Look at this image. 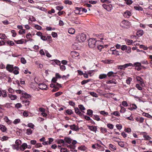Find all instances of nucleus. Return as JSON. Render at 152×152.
<instances>
[{
  "label": "nucleus",
  "instance_id": "f257e3e1",
  "mask_svg": "<svg viewBox=\"0 0 152 152\" xmlns=\"http://www.w3.org/2000/svg\"><path fill=\"white\" fill-rule=\"evenodd\" d=\"M100 41H96L95 38H90L88 41V45L90 48H93L98 45V43Z\"/></svg>",
  "mask_w": 152,
  "mask_h": 152
},
{
  "label": "nucleus",
  "instance_id": "f03ea898",
  "mask_svg": "<svg viewBox=\"0 0 152 152\" xmlns=\"http://www.w3.org/2000/svg\"><path fill=\"white\" fill-rule=\"evenodd\" d=\"M86 39V36L84 34H79L76 37V41L79 42L84 41Z\"/></svg>",
  "mask_w": 152,
  "mask_h": 152
},
{
  "label": "nucleus",
  "instance_id": "7ed1b4c3",
  "mask_svg": "<svg viewBox=\"0 0 152 152\" xmlns=\"http://www.w3.org/2000/svg\"><path fill=\"white\" fill-rule=\"evenodd\" d=\"M14 67L13 65L8 64L6 66V69L9 72H12L13 70Z\"/></svg>",
  "mask_w": 152,
  "mask_h": 152
},
{
  "label": "nucleus",
  "instance_id": "20e7f679",
  "mask_svg": "<svg viewBox=\"0 0 152 152\" xmlns=\"http://www.w3.org/2000/svg\"><path fill=\"white\" fill-rule=\"evenodd\" d=\"M39 88L42 90H46L47 88V86L44 83H40L38 85Z\"/></svg>",
  "mask_w": 152,
  "mask_h": 152
},
{
  "label": "nucleus",
  "instance_id": "39448f33",
  "mask_svg": "<svg viewBox=\"0 0 152 152\" xmlns=\"http://www.w3.org/2000/svg\"><path fill=\"white\" fill-rule=\"evenodd\" d=\"M131 15V12L128 10H126L125 12L123 14L124 16L126 18L129 17Z\"/></svg>",
  "mask_w": 152,
  "mask_h": 152
},
{
  "label": "nucleus",
  "instance_id": "423d86ee",
  "mask_svg": "<svg viewBox=\"0 0 152 152\" xmlns=\"http://www.w3.org/2000/svg\"><path fill=\"white\" fill-rule=\"evenodd\" d=\"M88 129L91 130L95 132V133L96 132V131L97 129V128L96 126H88Z\"/></svg>",
  "mask_w": 152,
  "mask_h": 152
},
{
  "label": "nucleus",
  "instance_id": "0eeeda50",
  "mask_svg": "<svg viewBox=\"0 0 152 152\" xmlns=\"http://www.w3.org/2000/svg\"><path fill=\"white\" fill-rule=\"evenodd\" d=\"M75 113L77 114L78 115L80 116H82V115H84L80 111L78 107H77L75 108Z\"/></svg>",
  "mask_w": 152,
  "mask_h": 152
},
{
  "label": "nucleus",
  "instance_id": "6e6552de",
  "mask_svg": "<svg viewBox=\"0 0 152 152\" xmlns=\"http://www.w3.org/2000/svg\"><path fill=\"white\" fill-rule=\"evenodd\" d=\"M136 79L137 81L140 82L139 83H140V85H142V86H143V85L144 84V83L143 82L142 78L139 76H137L136 77Z\"/></svg>",
  "mask_w": 152,
  "mask_h": 152
},
{
  "label": "nucleus",
  "instance_id": "1a4fd4ad",
  "mask_svg": "<svg viewBox=\"0 0 152 152\" xmlns=\"http://www.w3.org/2000/svg\"><path fill=\"white\" fill-rule=\"evenodd\" d=\"M69 126L71 129L73 130L77 131L79 129V128L77 127L76 125L75 124L70 125Z\"/></svg>",
  "mask_w": 152,
  "mask_h": 152
},
{
  "label": "nucleus",
  "instance_id": "9d476101",
  "mask_svg": "<svg viewBox=\"0 0 152 152\" xmlns=\"http://www.w3.org/2000/svg\"><path fill=\"white\" fill-rule=\"evenodd\" d=\"M27 145L26 143H23L20 147L19 149L22 151H24L27 148Z\"/></svg>",
  "mask_w": 152,
  "mask_h": 152
},
{
  "label": "nucleus",
  "instance_id": "9b49d317",
  "mask_svg": "<svg viewBox=\"0 0 152 152\" xmlns=\"http://www.w3.org/2000/svg\"><path fill=\"white\" fill-rule=\"evenodd\" d=\"M19 68L17 66L14 67L13 70V73L15 75H17L19 74V72L18 70Z\"/></svg>",
  "mask_w": 152,
  "mask_h": 152
},
{
  "label": "nucleus",
  "instance_id": "f8f14e48",
  "mask_svg": "<svg viewBox=\"0 0 152 152\" xmlns=\"http://www.w3.org/2000/svg\"><path fill=\"white\" fill-rule=\"evenodd\" d=\"M0 129L3 132H4L7 130V129L6 127L3 125H0Z\"/></svg>",
  "mask_w": 152,
  "mask_h": 152
},
{
  "label": "nucleus",
  "instance_id": "ddd939ff",
  "mask_svg": "<svg viewBox=\"0 0 152 152\" xmlns=\"http://www.w3.org/2000/svg\"><path fill=\"white\" fill-rule=\"evenodd\" d=\"M9 97L12 100H14L17 99V96L16 95L9 94L8 95Z\"/></svg>",
  "mask_w": 152,
  "mask_h": 152
},
{
  "label": "nucleus",
  "instance_id": "4468645a",
  "mask_svg": "<svg viewBox=\"0 0 152 152\" xmlns=\"http://www.w3.org/2000/svg\"><path fill=\"white\" fill-rule=\"evenodd\" d=\"M64 140L68 144H70L72 140L69 137H65Z\"/></svg>",
  "mask_w": 152,
  "mask_h": 152
},
{
  "label": "nucleus",
  "instance_id": "2eb2a0df",
  "mask_svg": "<svg viewBox=\"0 0 152 152\" xmlns=\"http://www.w3.org/2000/svg\"><path fill=\"white\" fill-rule=\"evenodd\" d=\"M93 111L92 110L90 109L87 110V115L92 117L93 115Z\"/></svg>",
  "mask_w": 152,
  "mask_h": 152
},
{
  "label": "nucleus",
  "instance_id": "dca6fc26",
  "mask_svg": "<svg viewBox=\"0 0 152 152\" xmlns=\"http://www.w3.org/2000/svg\"><path fill=\"white\" fill-rule=\"evenodd\" d=\"M107 77V75L104 74H101L99 76V78L100 79H102L105 78Z\"/></svg>",
  "mask_w": 152,
  "mask_h": 152
},
{
  "label": "nucleus",
  "instance_id": "f3484780",
  "mask_svg": "<svg viewBox=\"0 0 152 152\" xmlns=\"http://www.w3.org/2000/svg\"><path fill=\"white\" fill-rule=\"evenodd\" d=\"M68 32L70 34H73L75 33V31L74 28H71L68 29Z\"/></svg>",
  "mask_w": 152,
  "mask_h": 152
},
{
  "label": "nucleus",
  "instance_id": "a211bd4d",
  "mask_svg": "<svg viewBox=\"0 0 152 152\" xmlns=\"http://www.w3.org/2000/svg\"><path fill=\"white\" fill-rule=\"evenodd\" d=\"M23 40L24 39H21L19 40H15V42L17 44H22L24 42Z\"/></svg>",
  "mask_w": 152,
  "mask_h": 152
},
{
  "label": "nucleus",
  "instance_id": "6ab92c4d",
  "mask_svg": "<svg viewBox=\"0 0 152 152\" xmlns=\"http://www.w3.org/2000/svg\"><path fill=\"white\" fill-rule=\"evenodd\" d=\"M23 103L25 104L26 106H28L29 104V101L28 100L25 99L23 101Z\"/></svg>",
  "mask_w": 152,
  "mask_h": 152
},
{
  "label": "nucleus",
  "instance_id": "aec40b11",
  "mask_svg": "<svg viewBox=\"0 0 152 152\" xmlns=\"http://www.w3.org/2000/svg\"><path fill=\"white\" fill-rule=\"evenodd\" d=\"M80 9V7H76L75 10H74V12L76 14H80V11L79 10Z\"/></svg>",
  "mask_w": 152,
  "mask_h": 152
},
{
  "label": "nucleus",
  "instance_id": "412c9836",
  "mask_svg": "<svg viewBox=\"0 0 152 152\" xmlns=\"http://www.w3.org/2000/svg\"><path fill=\"white\" fill-rule=\"evenodd\" d=\"M92 117L93 118L96 120L97 121H99L100 120V118L99 117V116L97 115H93Z\"/></svg>",
  "mask_w": 152,
  "mask_h": 152
},
{
  "label": "nucleus",
  "instance_id": "4be33fe9",
  "mask_svg": "<svg viewBox=\"0 0 152 152\" xmlns=\"http://www.w3.org/2000/svg\"><path fill=\"white\" fill-rule=\"evenodd\" d=\"M12 148L13 149H16L17 151H18L19 150V146H18V145L15 144H13L12 145Z\"/></svg>",
  "mask_w": 152,
  "mask_h": 152
},
{
  "label": "nucleus",
  "instance_id": "5701e85b",
  "mask_svg": "<svg viewBox=\"0 0 152 152\" xmlns=\"http://www.w3.org/2000/svg\"><path fill=\"white\" fill-rule=\"evenodd\" d=\"M67 147L70 149V150L72 151H73V150L75 148V146L72 145H67Z\"/></svg>",
  "mask_w": 152,
  "mask_h": 152
},
{
  "label": "nucleus",
  "instance_id": "b1692460",
  "mask_svg": "<svg viewBox=\"0 0 152 152\" xmlns=\"http://www.w3.org/2000/svg\"><path fill=\"white\" fill-rule=\"evenodd\" d=\"M99 43H98V45H97L96 46H97V48L100 51H101L102 49L104 48V46L103 45H99Z\"/></svg>",
  "mask_w": 152,
  "mask_h": 152
},
{
  "label": "nucleus",
  "instance_id": "393cba45",
  "mask_svg": "<svg viewBox=\"0 0 152 152\" xmlns=\"http://www.w3.org/2000/svg\"><path fill=\"white\" fill-rule=\"evenodd\" d=\"M106 83L107 84L114 83L115 84H117V83L114 81L113 80L107 81L106 82Z\"/></svg>",
  "mask_w": 152,
  "mask_h": 152
},
{
  "label": "nucleus",
  "instance_id": "a878e982",
  "mask_svg": "<svg viewBox=\"0 0 152 152\" xmlns=\"http://www.w3.org/2000/svg\"><path fill=\"white\" fill-rule=\"evenodd\" d=\"M134 66V67H139L141 66V63L138 62H137L136 63H135L133 65V66Z\"/></svg>",
  "mask_w": 152,
  "mask_h": 152
},
{
  "label": "nucleus",
  "instance_id": "bb28decb",
  "mask_svg": "<svg viewBox=\"0 0 152 152\" xmlns=\"http://www.w3.org/2000/svg\"><path fill=\"white\" fill-rule=\"evenodd\" d=\"M32 130L30 129H27L26 130V134L28 135H30L32 133Z\"/></svg>",
  "mask_w": 152,
  "mask_h": 152
},
{
  "label": "nucleus",
  "instance_id": "cd10ccee",
  "mask_svg": "<svg viewBox=\"0 0 152 152\" xmlns=\"http://www.w3.org/2000/svg\"><path fill=\"white\" fill-rule=\"evenodd\" d=\"M134 8L135 10L138 11H142L143 10V8L140 6H134Z\"/></svg>",
  "mask_w": 152,
  "mask_h": 152
},
{
  "label": "nucleus",
  "instance_id": "c85d7f7f",
  "mask_svg": "<svg viewBox=\"0 0 152 152\" xmlns=\"http://www.w3.org/2000/svg\"><path fill=\"white\" fill-rule=\"evenodd\" d=\"M89 93L94 97H98L97 94L95 93L91 92H89Z\"/></svg>",
  "mask_w": 152,
  "mask_h": 152
},
{
  "label": "nucleus",
  "instance_id": "c756f323",
  "mask_svg": "<svg viewBox=\"0 0 152 152\" xmlns=\"http://www.w3.org/2000/svg\"><path fill=\"white\" fill-rule=\"evenodd\" d=\"M132 80V79L131 77H128L127 79L126 80V83L128 84H130L131 83V82Z\"/></svg>",
  "mask_w": 152,
  "mask_h": 152
},
{
  "label": "nucleus",
  "instance_id": "7c9ffc66",
  "mask_svg": "<svg viewBox=\"0 0 152 152\" xmlns=\"http://www.w3.org/2000/svg\"><path fill=\"white\" fill-rule=\"evenodd\" d=\"M23 96L26 98H28L31 97L30 95L26 93H23Z\"/></svg>",
  "mask_w": 152,
  "mask_h": 152
},
{
  "label": "nucleus",
  "instance_id": "2f4dec72",
  "mask_svg": "<svg viewBox=\"0 0 152 152\" xmlns=\"http://www.w3.org/2000/svg\"><path fill=\"white\" fill-rule=\"evenodd\" d=\"M90 80H91V79L84 80L81 82V83L82 85H84L89 82Z\"/></svg>",
  "mask_w": 152,
  "mask_h": 152
},
{
  "label": "nucleus",
  "instance_id": "473e14b6",
  "mask_svg": "<svg viewBox=\"0 0 152 152\" xmlns=\"http://www.w3.org/2000/svg\"><path fill=\"white\" fill-rule=\"evenodd\" d=\"M100 129L102 132L103 133H106L107 131V129L101 127Z\"/></svg>",
  "mask_w": 152,
  "mask_h": 152
},
{
  "label": "nucleus",
  "instance_id": "72a5a7b5",
  "mask_svg": "<svg viewBox=\"0 0 152 152\" xmlns=\"http://www.w3.org/2000/svg\"><path fill=\"white\" fill-rule=\"evenodd\" d=\"M114 73L113 72L110 71L108 72L107 75H107L109 77H110V76L114 77V75H113Z\"/></svg>",
  "mask_w": 152,
  "mask_h": 152
},
{
  "label": "nucleus",
  "instance_id": "f704fd0d",
  "mask_svg": "<svg viewBox=\"0 0 152 152\" xmlns=\"http://www.w3.org/2000/svg\"><path fill=\"white\" fill-rule=\"evenodd\" d=\"M143 137L144 138L145 140H150L151 139V137L147 135H144Z\"/></svg>",
  "mask_w": 152,
  "mask_h": 152
},
{
  "label": "nucleus",
  "instance_id": "c9c22d12",
  "mask_svg": "<svg viewBox=\"0 0 152 152\" xmlns=\"http://www.w3.org/2000/svg\"><path fill=\"white\" fill-rule=\"evenodd\" d=\"M63 9V7L62 6H58L56 7V9L59 11H60Z\"/></svg>",
  "mask_w": 152,
  "mask_h": 152
},
{
  "label": "nucleus",
  "instance_id": "e433bc0d",
  "mask_svg": "<svg viewBox=\"0 0 152 152\" xmlns=\"http://www.w3.org/2000/svg\"><path fill=\"white\" fill-rule=\"evenodd\" d=\"M126 44L128 45H131L133 41L132 39H127L126 40Z\"/></svg>",
  "mask_w": 152,
  "mask_h": 152
},
{
  "label": "nucleus",
  "instance_id": "4c0bfd02",
  "mask_svg": "<svg viewBox=\"0 0 152 152\" xmlns=\"http://www.w3.org/2000/svg\"><path fill=\"white\" fill-rule=\"evenodd\" d=\"M6 38V36L4 34H0V39H4Z\"/></svg>",
  "mask_w": 152,
  "mask_h": 152
},
{
  "label": "nucleus",
  "instance_id": "58836bf2",
  "mask_svg": "<svg viewBox=\"0 0 152 152\" xmlns=\"http://www.w3.org/2000/svg\"><path fill=\"white\" fill-rule=\"evenodd\" d=\"M100 114L103 115H107L108 114L107 112H106L104 111H100Z\"/></svg>",
  "mask_w": 152,
  "mask_h": 152
},
{
  "label": "nucleus",
  "instance_id": "ea45409f",
  "mask_svg": "<svg viewBox=\"0 0 152 152\" xmlns=\"http://www.w3.org/2000/svg\"><path fill=\"white\" fill-rule=\"evenodd\" d=\"M4 119L5 121L8 123V124H10L11 123V121L9 120L8 118L7 117H5L4 118Z\"/></svg>",
  "mask_w": 152,
  "mask_h": 152
},
{
  "label": "nucleus",
  "instance_id": "a19ab883",
  "mask_svg": "<svg viewBox=\"0 0 152 152\" xmlns=\"http://www.w3.org/2000/svg\"><path fill=\"white\" fill-rule=\"evenodd\" d=\"M78 107L81 110H86L85 108L82 104H80L78 105Z\"/></svg>",
  "mask_w": 152,
  "mask_h": 152
},
{
  "label": "nucleus",
  "instance_id": "79ce46f5",
  "mask_svg": "<svg viewBox=\"0 0 152 152\" xmlns=\"http://www.w3.org/2000/svg\"><path fill=\"white\" fill-rule=\"evenodd\" d=\"M125 68H126L129 66H133V64L131 63L126 64H124Z\"/></svg>",
  "mask_w": 152,
  "mask_h": 152
},
{
  "label": "nucleus",
  "instance_id": "37998d69",
  "mask_svg": "<svg viewBox=\"0 0 152 152\" xmlns=\"http://www.w3.org/2000/svg\"><path fill=\"white\" fill-rule=\"evenodd\" d=\"M143 115L148 118H151L152 116L148 113H144L143 114Z\"/></svg>",
  "mask_w": 152,
  "mask_h": 152
},
{
  "label": "nucleus",
  "instance_id": "c03bdc74",
  "mask_svg": "<svg viewBox=\"0 0 152 152\" xmlns=\"http://www.w3.org/2000/svg\"><path fill=\"white\" fill-rule=\"evenodd\" d=\"M112 54L113 55H119V54L118 53V51L115 50L113 52H112Z\"/></svg>",
  "mask_w": 152,
  "mask_h": 152
},
{
  "label": "nucleus",
  "instance_id": "a18cd8bd",
  "mask_svg": "<svg viewBox=\"0 0 152 152\" xmlns=\"http://www.w3.org/2000/svg\"><path fill=\"white\" fill-rule=\"evenodd\" d=\"M66 113L69 115H71L73 113V112L71 110L68 109L66 110Z\"/></svg>",
  "mask_w": 152,
  "mask_h": 152
},
{
  "label": "nucleus",
  "instance_id": "49530a36",
  "mask_svg": "<svg viewBox=\"0 0 152 152\" xmlns=\"http://www.w3.org/2000/svg\"><path fill=\"white\" fill-rule=\"evenodd\" d=\"M107 126L109 128L111 129H113V125L110 124H107Z\"/></svg>",
  "mask_w": 152,
  "mask_h": 152
},
{
  "label": "nucleus",
  "instance_id": "de8ad7c7",
  "mask_svg": "<svg viewBox=\"0 0 152 152\" xmlns=\"http://www.w3.org/2000/svg\"><path fill=\"white\" fill-rule=\"evenodd\" d=\"M137 33L140 36H142L143 34V31L142 30H139L137 31Z\"/></svg>",
  "mask_w": 152,
  "mask_h": 152
},
{
  "label": "nucleus",
  "instance_id": "09e8293b",
  "mask_svg": "<svg viewBox=\"0 0 152 152\" xmlns=\"http://www.w3.org/2000/svg\"><path fill=\"white\" fill-rule=\"evenodd\" d=\"M113 114L117 116H120V113L118 111H114Z\"/></svg>",
  "mask_w": 152,
  "mask_h": 152
},
{
  "label": "nucleus",
  "instance_id": "8fccbe9b",
  "mask_svg": "<svg viewBox=\"0 0 152 152\" xmlns=\"http://www.w3.org/2000/svg\"><path fill=\"white\" fill-rule=\"evenodd\" d=\"M15 143L17 145H18L19 146V145H20L21 143V141L19 140H16Z\"/></svg>",
  "mask_w": 152,
  "mask_h": 152
},
{
  "label": "nucleus",
  "instance_id": "3c124183",
  "mask_svg": "<svg viewBox=\"0 0 152 152\" xmlns=\"http://www.w3.org/2000/svg\"><path fill=\"white\" fill-rule=\"evenodd\" d=\"M121 49L122 50H124L127 49V47L126 45H123L121 46Z\"/></svg>",
  "mask_w": 152,
  "mask_h": 152
},
{
  "label": "nucleus",
  "instance_id": "603ef678",
  "mask_svg": "<svg viewBox=\"0 0 152 152\" xmlns=\"http://www.w3.org/2000/svg\"><path fill=\"white\" fill-rule=\"evenodd\" d=\"M11 32L12 34V36L13 37H15L17 34L15 32V31L12 30L11 31Z\"/></svg>",
  "mask_w": 152,
  "mask_h": 152
},
{
  "label": "nucleus",
  "instance_id": "864d4df0",
  "mask_svg": "<svg viewBox=\"0 0 152 152\" xmlns=\"http://www.w3.org/2000/svg\"><path fill=\"white\" fill-rule=\"evenodd\" d=\"M109 147L114 150H116V148L115 146L113 145L112 144H110L109 145Z\"/></svg>",
  "mask_w": 152,
  "mask_h": 152
},
{
  "label": "nucleus",
  "instance_id": "5fc2aeb1",
  "mask_svg": "<svg viewBox=\"0 0 152 152\" xmlns=\"http://www.w3.org/2000/svg\"><path fill=\"white\" fill-rule=\"evenodd\" d=\"M62 94V92H58L56 93L55 94V96L56 97H57V96H59L61 95Z\"/></svg>",
  "mask_w": 152,
  "mask_h": 152
},
{
  "label": "nucleus",
  "instance_id": "6e6d98bb",
  "mask_svg": "<svg viewBox=\"0 0 152 152\" xmlns=\"http://www.w3.org/2000/svg\"><path fill=\"white\" fill-rule=\"evenodd\" d=\"M119 145L121 147H124V144L123 142H119L118 143Z\"/></svg>",
  "mask_w": 152,
  "mask_h": 152
},
{
  "label": "nucleus",
  "instance_id": "4d7b16f0",
  "mask_svg": "<svg viewBox=\"0 0 152 152\" xmlns=\"http://www.w3.org/2000/svg\"><path fill=\"white\" fill-rule=\"evenodd\" d=\"M21 62L24 64L26 63V61L24 58H21Z\"/></svg>",
  "mask_w": 152,
  "mask_h": 152
},
{
  "label": "nucleus",
  "instance_id": "13d9d810",
  "mask_svg": "<svg viewBox=\"0 0 152 152\" xmlns=\"http://www.w3.org/2000/svg\"><path fill=\"white\" fill-rule=\"evenodd\" d=\"M78 148L79 150H80L81 151H85L86 149V147L85 146H82L81 147H79Z\"/></svg>",
  "mask_w": 152,
  "mask_h": 152
},
{
  "label": "nucleus",
  "instance_id": "bf43d9fd",
  "mask_svg": "<svg viewBox=\"0 0 152 152\" xmlns=\"http://www.w3.org/2000/svg\"><path fill=\"white\" fill-rule=\"evenodd\" d=\"M20 121V120L19 119H15L13 121V123L15 124H17L18 123H19Z\"/></svg>",
  "mask_w": 152,
  "mask_h": 152
},
{
  "label": "nucleus",
  "instance_id": "052dcab7",
  "mask_svg": "<svg viewBox=\"0 0 152 152\" xmlns=\"http://www.w3.org/2000/svg\"><path fill=\"white\" fill-rule=\"evenodd\" d=\"M136 87L137 88V89L140 90H141L142 89V88L141 87V86H140V85L138 84H136Z\"/></svg>",
  "mask_w": 152,
  "mask_h": 152
},
{
  "label": "nucleus",
  "instance_id": "680f3d73",
  "mask_svg": "<svg viewBox=\"0 0 152 152\" xmlns=\"http://www.w3.org/2000/svg\"><path fill=\"white\" fill-rule=\"evenodd\" d=\"M140 63L143 64H148V61L145 60L141 61Z\"/></svg>",
  "mask_w": 152,
  "mask_h": 152
},
{
  "label": "nucleus",
  "instance_id": "e2e57ef3",
  "mask_svg": "<svg viewBox=\"0 0 152 152\" xmlns=\"http://www.w3.org/2000/svg\"><path fill=\"white\" fill-rule=\"evenodd\" d=\"M60 69L62 71H64L66 69V67L64 65H61L60 66Z\"/></svg>",
  "mask_w": 152,
  "mask_h": 152
},
{
  "label": "nucleus",
  "instance_id": "0e129e2a",
  "mask_svg": "<svg viewBox=\"0 0 152 152\" xmlns=\"http://www.w3.org/2000/svg\"><path fill=\"white\" fill-rule=\"evenodd\" d=\"M35 27L36 29L38 30H41L42 29V27L38 25H35Z\"/></svg>",
  "mask_w": 152,
  "mask_h": 152
},
{
  "label": "nucleus",
  "instance_id": "69168bd1",
  "mask_svg": "<svg viewBox=\"0 0 152 152\" xmlns=\"http://www.w3.org/2000/svg\"><path fill=\"white\" fill-rule=\"evenodd\" d=\"M126 110V109L124 107H121V109L120 111L121 113H124Z\"/></svg>",
  "mask_w": 152,
  "mask_h": 152
},
{
  "label": "nucleus",
  "instance_id": "338daca9",
  "mask_svg": "<svg viewBox=\"0 0 152 152\" xmlns=\"http://www.w3.org/2000/svg\"><path fill=\"white\" fill-rule=\"evenodd\" d=\"M42 145L40 143H37L36 144L35 147L36 148H38L39 147H42Z\"/></svg>",
  "mask_w": 152,
  "mask_h": 152
},
{
  "label": "nucleus",
  "instance_id": "774afa93",
  "mask_svg": "<svg viewBox=\"0 0 152 152\" xmlns=\"http://www.w3.org/2000/svg\"><path fill=\"white\" fill-rule=\"evenodd\" d=\"M7 43L8 44L10 45L11 46H13L14 45V43L12 41H8L7 42Z\"/></svg>",
  "mask_w": 152,
  "mask_h": 152
}]
</instances>
